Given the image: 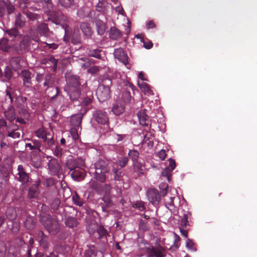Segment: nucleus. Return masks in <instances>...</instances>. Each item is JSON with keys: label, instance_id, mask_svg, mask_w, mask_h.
Returning a JSON list of instances; mask_svg holds the SVG:
<instances>
[{"label": "nucleus", "instance_id": "f257e3e1", "mask_svg": "<svg viewBox=\"0 0 257 257\" xmlns=\"http://www.w3.org/2000/svg\"><path fill=\"white\" fill-rule=\"evenodd\" d=\"M40 222L45 228L53 234L57 233L59 229V225L57 221L46 213L42 212L39 214Z\"/></svg>", "mask_w": 257, "mask_h": 257}, {"label": "nucleus", "instance_id": "f03ea898", "mask_svg": "<svg viewBox=\"0 0 257 257\" xmlns=\"http://www.w3.org/2000/svg\"><path fill=\"white\" fill-rule=\"evenodd\" d=\"M139 246L143 252L147 253V257H164L165 254L164 248L160 245L150 247L149 243L143 242Z\"/></svg>", "mask_w": 257, "mask_h": 257}, {"label": "nucleus", "instance_id": "7ed1b4c3", "mask_svg": "<svg viewBox=\"0 0 257 257\" xmlns=\"http://www.w3.org/2000/svg\"><path fill=\"white\" fill-rule=\"evenodd\" d=\"M31 43V39L28 36L23 37V39L18 45L14 44V55L22 54L29 49Z\"/></svg>", "mask_w": 257, "mask_h": 257}, {"label": "nucleus", "instance_id": "20e7f679", "mask_svg": "<svg viewBox=\"0 0 257 257\" xmlns=\"http://www.w3.org/2000/svg\"><path fill=\"white\" fill-rule=\"evenodd\" d=\"M110 90L109 87L105 86L104 84H100L96 91V95L98 100L103 102L110 97Z\"/></svg>", "mask_w": 257, "mask_h": 257}, {"label": "nucleus", "instance_id": "39448f33", "mask_svg": "<svg viewBox=\"0 0 257 257\" xmlns=\"http://www.w3.org/2000/svg\"><path fill=\"white\" fill-rule=\"evenodd\" d=\"M147 196L149 202L154 205H158L161 199L158 190L154 188H151L148 190Z\"/></svg>", "mask_w": 257, "mask_h": 257}, {"label": "nucleus", "instance_id": "423d86ee", "mask_svg": "<svg viewBox=\"0 0 257 257\" xmlns=\"http://www.w3.org/2000/svg\"><path fill=\"white\" fill-rule=\"evenodd\" d=\"M18 180L22 183L23 185L27 186L29 182V174L26 172V168L22 165H19L18 166Z\"/></svg>", "mask_w": 257, "mask_h": 257}, {"label": "nucleus", "instance_id": "0eeeda50", "mask_svg": "<svg viewBox=\"0 0 257 257\" xmlns=\"http://www.w3.org/2000/svg\"><path fill=\"white\" fill-rule=\"evenodd\" d=\"M114 56L116 59L122 62L128 69L130 68V66L128 63V56L122 48H119L115 49Z\"/></svg>", "mask_w": 257, "mask_h": 257}, {"label": "nucleus", "instance_id": "6e6552de", "mask_svg": "<svg viewBox=\"0 0 257 257\" xmlns=\"http://www.w3.org/2000/svg\"><path fill=\"white\" fill-rule=\"evenodd\" d=\"M93 117L99 124L105 125L108 123V117L104 111L99 109L95 110L93 113Z\"/></svg>", "mask_w": 257, "mask_h": 257}, {"label": "nucleus", "instance_id": "1a4fd4ad", "mask_svg": "<svg viewBox=\"0 0 257 257\" xmlns=\"http://www.w3.org/2000/svg\"><path fill=\"white\" fill-rule=\"evenodd\" d=\"M54 84V78L50 75H47L45 76L44 85L47 87V89L49 87H52V90H53L55 93V94L51 97V99H54L59 93L58 87H53Z\"/></svg>", "mask_w": 257, "mask_h": 257}, {"label": "nucleus", "instance_id": "9d476101", "mask_svg": "<svg viewBox=\"0 0 257 257\" xmlns=\"http://www.w3.org/2000/svg\"><path fill=\"white\" fill-rule=\"evenodd\" d=\"M58 60L56 59L53 56H49L41 60V64L48 65L49 67L52 66L54 71H56L57 69Z\"/></svg>", "mask_w": 257, "mask_h": 257}, {"label": "nucleus", "instance_id": "9b49d317", "mask_svg": "<svg viewBox=\"0 0 257 257\" xmlns=\"http://www.w3.org/2000/svg\"><path fill=\"white\" fill-rule=\"evenodd\" d=\"M69 88H80L79 77L76 75H70L66 77Z\"/></svg>", "mask_w": 257, "mask_h": 257}, {"label": "nucleus", "instance_id": "f8f14e48", "mask_svg": "<svg viewBox=\"0 0 257 257\" xmlns=\"http://www.w3.org/2000/svg\"><path fill=\"white\" fill-rule=\"evenodd\" d=\"M30 116V114L26 109H21L19 111L16 120L22 124H26Z\"/></svg>", "mask_w": 257, "mask_h": 257}, {"label": "nucleus", "instance_id": "ddd939ff", "mask_svg": "<svg viewBox=\"0 0 257 257\" xmlns=\"http://www.w3.org/2000/svg\"><path fill=\"white\" fill-rule=\"evenodd\" d=\"M9 41V39L6 38L1 39L0 40V49L7 53H12L14 55V45H10Z\"/></svg>", "mask_w": 257, "mask_h": 257}, {"label": "nucleus", "instance_id": "4468645a", "mask_svg": "<svg viewBox=\"0 0 257 257\" xmlns=\"http://www.w3.org/2000/svg\"><path fill=\"white\" fill-rule=\"evenodd\" d=\"M95 174H100L107 172V165L106 162L103 160H98L95 164Z\"/></svg>", "mask_w": 257, "mask_h": 257}, {"label": "nucleus", "instance_id": "2eb2a0df", "mask_svg": "<svg viewBox=\"0 0 257 257\" xmlns=\"http://www.w3.org/2000/svg\"><path fill=\"white\" fill-rule=\"evenodd\" d=\"M37 32L40 36L47 37L50 35V31L47 24L41 23L37 26Z\"/></svg>", "mask_w": 257, "mask_h": 257}, {"label": "nucleus", "instance_id": "dca6fc26", "mask_svg": "<svg viewBox=\"0 0 257 257\" xmlns=\"http://www.w3.org/2000/svg\"><path fill=\"white\" fill-rule=\"evenodd\" d=\"M125 105L121 100H117L112 108V112L116 115H120L124 111Z\"/></svg>", "mask_w": 257, "mask_h": 257}, {"label": "nucleus", "instance_id": "f3484780", "mask_svg": "<svg viewBox=\"0 0 257 257\" xmlns=\"http://www.w3.org/2000/svg\"><path fill=\"white\" fill-rule=\"evenodd\" d=\"M24 85L28 87L32 84V74L28 70H23L21 72Z\"/></svg>", "mask_w": 257, "mask_h": 257}, {"label": "nucleus", "instance_id": "a211bd4d", "mask_svg": "<svg viewBox=\"0 0 257 257\" xmlns=\"http://www.w3.org/2000/svg\"><path fill=\"white\" fill-rule=\"evenodd\" d=\"M68 95L70 99L72 101H77L79 99L81 95L80 88H69Z\"/></svg>", "mask_w": 257, "mask_h": 257}, {"label": "nucleus", "instance_id": "6ab92c4d", "mask_svg": "<svg viewBox=\"0 0 257 257\" xmlns=\"http://www.w3.org/2000/svg\"><path fill=\"white\" fill-rule=\"evenodd\" d=\"M137 115L141 125L146 126L149 125V117L145 112L139 111Z\"/></svg>", "mask_w": 257, "mask_h": 257}, {"label": "nucleus", "instance_id": "aec40b11", "mask_svg": "<svg viewBox=\"0 0 257 257\" xmlns=\"http://www.w3.org/2000/svg\"><path fill=\"white\" fill-rule=\"evenodd\" d=\"M12 129L11 130V126L8 125L7 126V131L8 132L7 136L12 138L14 139H18L20 137V133L16 131L17 126L13 125L12 126Z\"/></svg>", "mask_w": 257, "mask_h": 257}, {"label": "nucleus", "instance_id": "412c9836", "mask_svg": "<svg viewBox=\"0 0 257 257\" xmlns=\"http://www.w3.org/2000/svg\"><path fill=\"white\" fill-rule=\"evenodd\" d=\"M80 28L84 35L87 37H91L92 31L89 24L84 22L81 23L80 24Z\"/></svg>", "mask_w": 257, "mask_h": 257}, {"label": "nucleus", "instance_id": "4be33fe9", "mask_svg": "<svg viewBox=\"0 0 257 257\" xmlns=\"http://www.w3.org/2000/svg\"><path fill=\"white\" fill-rule=\"evenodd\" d=\"M26 24L25 18L20 13L16 15L15 26L18 28H22Z\"/></svg>", "mask_w": 257, "mask_h": 257}, {"label": "nucleus", "instance_id": "5701e85b", "mask_svg": "<svg viewBox=\"0 0 257 257\" xmlns=\"http://www.w3.org/2000/svg\"><path fill=\"white\" fill-rule=\"evenodd\" d=\"M48 167L53 175L57 174L60 171V166L56 160H52L48 163Z\"/></svg>", "mask_w": 257, "mask_h": 257}, {"label": "nucleus", "instance_id": "b1692460", "mask_svg": "<svg viewBox=\"0 0 257 257\" xmlns=\"http://www.w3.org/2000/svg\"><path fill=\"white\" fill-rule=\"evenodd\" d=\"M109 35L111 39L116 40L121 37L122 33L117 28L113 27L110 29Z\"/></svg>", "mask_w": 257, "mask_h": 257}, {"label": "nucleus", "instance_id": "393cba45", "mask_svg": "<svg viewBox=\"0 0 257 257\" xmlns=\"http://www.w3.org/2000/svg\"><path fill=\"white\" fill-rule=\"evenodd\" d=\"M93 96L91 95L84 97L81 103V105L85 107V112L91 107V103L92 102Z\"/></svg>", "mask_w": 257, "mask_h": 257}, {"label": "nucleus", "instance_id": "a878e982", "mask_svg": "<svg viewBox=\"0 0 257 257\" xmlns=\"http://www.w3.org/2000/svg\"><path fill=\"white\" fill-rule=\"evenodd\" d=\"M138 85L142 91L143 92L145 95L149 96L153 94V91L150 86L147 83L142 82L141 84L139 83Z\"/></svg>", "mask_w": 257, "mask_h": 257}, {"label": "nucleus", "instance_id": "bb28decb", "mask_svg": "<svg viewBox=\"0 0 257 257\" xmlns=\"http://www.w3.org/2000/svg\"><path fill=\"white\" fill-rule=\"evenodd\" d=\"M6 33L9 36L10 38L15 39H19L21 37L22 35L18 30V28H13L8 29L6 31Z\"/></svg>", "mask_w": 257, "mask_h": 257}, {"label": "nucleus", "instance_id": "cd10ccee", "mask_svg": "<svg viewBox=\"0 0 257 257\" xmlns=\"http://www.w3.org/2000/svg\"><path fill=\"white\" fill-rule=\"evenodd\" d=\"M83 115L81 113L76 114L71 116L70 122L72 125L78 126L81 123Z\"/></svg>", "mask_w": 257, "mask_h": 257}, {"label": "nucleus", "instance_id": "c85d7f7f", "mask_svg": "<svg viewBox=\"0 0 257 257\" xmlns=\"http://www.w3.org/2000/svg\"><path fill=\"white\" fill-rule=\"evenodd\" d=\"M128 156L131 160L133 164L139 161V152L135 149L130 150L128 153Z\"/></svg>", "mask_w": 257, "mask_h": 257}, {"label": "nucleus", "instance_id": "c756f323", "mask_svg": "<svg viewBox=\"0 0 257 257\" xmlns=\"http://www.w3.org/2000/svg\"><path fill=\"white\" fill-rule=\"evenodd\" d=\"M65 167L70 171H72L79 167V163L76 160L70 159L67 161Z\"/></svg>", "mask_w": 257, "mask_h": 257}, {"label": "nucleus", "instance_id": "7c9ffc66", "mask_svg": "<svg viewBox=\"0 0 257 257\" xmlns=\"http://www.w3.org/2000/svg\"><path fill=\"white\" fill-rule=\"evenodd\" d=\"M98 225L95 222H90L88 224L87 230L91 236H94Z\"/></svg>", "mask_w": 257, "mask_h": 257}, {"label": "nucleus", "instance_id": "2f4dec72", "mask_svg": "<svg viewBox=\"0 0 257 257\" xmlns=\"http://www.w3.org/2000/svg\"><path fill=\"white\" fill-rule=\"evenodd\" d=\"M108 234V232L106 229L104 228V227L101 225H98L97 228L96 234H95L94 237L101 238L104 236H106Z\"/></svg>", "mask_w": 257, "mask_h": 257}, {"label": "nucleus", "instance_id": "473e14b6", "mask_svg": "<svg viewBox=\"0 0 257 257\" xmlns=\"http://www.w3.org/2000/svg\"><path fill=\"white\" fill-rule=\"evenodd\" d=\"M96 26L98 34L102 35L105 31V24L101 20H97L96 21Z\"/></svg>", "mask_w": 257, "mask_h": 257}, {"label": "nucleus", "instance_id": "72a5a7b5", "mask_svg": "<svg viewBox=\"0 0 257 257\" xmlns=\"http://www.w3.org/2000/svg\"><path fill=\"white\" fill-rule=\"evenodd\" d=\"M38 188L37 186L34 185L31 186L28 191V197L31 198H36L39 195Z\"/></svg>", "mask_w": 257, "mask_h": 257}, {"label": "nucleus", "instance_id": "f704fd0d", "mask_svg": "<svg viewBox=\"0 0 257 257\" xmlns=\"http://www.w3.org/2000/svg\"><path fill=\"white\" fill-rule=\"evenodd\" d=\"M118 100H121L125 104L130 103L132 100V96L130 90L127 89L123 91L122 93L121 98Z\"/></svg>", "mask_w": 257, "mask_h": 257}, {"label": "nucleus", "instance_id": "c9c22d12", "mask_svg": "<svg viewBox=\"0 0 257 257\" xmlns=\"http://www.w3.org/2000/svg\"><path fill=\"white\" fill-rule=\"evenodd\" d=\"M21 59L19 57H12L10 61V65L15 69H18L21 67Z\"/></svg>", "mask_w": 257, "mask_h": 257}, {"label": "nucleus", "instance_id": "e433bc0d", "mask_svg": "<svg viewBox=\"0 0 257 257\" xmlns=\"http://www.w3.org/2000/svg\"><path fill=\"white\" fill-rule=\"evenodd\" d=\"M35 222L33 217L28 216L24 222V225L28 229H33L35 226Z\"/></svg>", "mask_w": 257, "mask_h": 257}, {"label": "nucleus", "instance_id": "4c0bfd02", "mask_svg": "<svg viewBox=\"0 0 257 257\" xmlns=\"http://www.w3.org/2000/svg\"><path fill=\"white\" fill-rule=\"evenodd\" d=\"M65 223L67 226L71 228L76 227L78 224L77 220L72 217H68L66 219Z\"/></svg>", "mask_w": 257, "mask_h": 257}, {"label": "nucleus", "instance_id": "58836bf2", "mask_svg": "<svg viewBox=\"0 0 257 257\" xmlns=\"http://www.w3.org/2000/svg\"><path fill=\"white\" fill-rule=\"evenodd\" d=\"M134 171L138 174L139 176L143 174V164L140 162H137L133 164Z\"/></svg>", "mask_w": 257, "mask_h": 257}, {"label": "nucleus", "instance_id": "ea45409f", "mask_svg": "<svg viewBox=\"0 0 257 257\" xmlns=\"http://www.w3.org/2000/svg\"><path fill=\"white\" fill-rule=\"evenodd\" d=\"M113 176L114 179L116 181H119L122 176V171L121 168L113 167L112 169Z\"/></svg>", "mask_w": 257, "mask_h": 257}, {"label": "nucleus", "instance_id": "a19ab883", "mask_svg": "<svg viewBox=\"0 0 257 257\" xmlns=\"http://www.w3.org/2000/svg\"><path fill=\"white\" fill-rule=\"evenodd\" d=\"M36 135L39 138L42 139L43 142L45 143L47 141V135L46 131L43 127H41L35 132Z\"/></svg>", "mask_w": 257, "mask_h": 257}, {"label": "nucleus", "instance_id": "79ce46f5", "mask_svg": "<svg viewBox=\"0 0 257 257\" xmlns=\"http://www.w3.org/2000/svg\"><path fill=\"white\" fill-rule=\"evenodd\" d=\"M72 199L74 204L79 207L82 206L84 203L83 200L79 197L76 192L73 195Z\"/></svg>", "mask_w": 257, "mask_h": 257}, {"label": "nucleus", "instance_id": "37998d69", "mask_svg": "<svg viewBox=\"0 0 257 257\" xmlns=\"http://www.w3.org/2000/svg\"><path fill=\"white\" fill-rule=\"evenodd\" d=\"M4 115L7 119L10 122H12L14 119H16L15 113L14 109H10L8 111H5Z\"/></svg>", "mask_w": 257, "mask_h": 257}, {"label": "nucleus", "instance_id": "c03bdc74", "mask_svg": "<svg viewBox=\"0 0 257 257\" xmlns=\"http://www.w3.org/2000/svg\"><path fill=\"white\" fill-rule=\"evenodd\" d=\"M189 215L187 214H184L182 217L180 221V227L183 228H188L189 226Z\"/></svg>", "mask_w": 257, "mask_h": 257}, {"label": "nucleus", "instance_id": "a18cd8bd", "mask_svg": "<svg viewBox=\"0 0 257 257\" xmlns=\"http://www.w3.org/2000/svg\"><path fill=\"white\" fill-rule=\"evenodd\" d=\"M83 173L79 170L76 169L72 170V172L71 174V177L74 180H78L80 178L82 177Z\"/></svg>", "mask_w": 257, "mask_h": 257}, {"label": "nucleus", "instance_id": "49530a36", "mask_svg": "<svg viewBox=\"0 0 257 257\" xmlns=\"http://www.w3.org/2000/svg\"><path fill=\"white\" fill-rule=\"evenodd\" d=\"M24 15H25L26 16V17L30 21H37L39 18V15L35 14V13H33L29 11L28 12H24Z\"/></svg>", "mask_w": 257, "mask_h": 257}, {"label": "nucleus", "instance_id": "de8ad7c7", "mask_svg": "<svg viewBox=\"0 0 257 257\" xmlns=\"http://www.w3.org/2000/svg\"><path fill=\"white\" fill-rule=\"evenodd\" d=\"M100 52L101 50L98 49L89 50L88 52V55L90 57L101 59Z\"/></svg>", "mask_w": 257, "mask_h": 257}, {"label": "nucleus", "instance_id": "09e8293b", "mask_svg": "<svg viewBox=\"0 0 257 257\" xmlns=\"http://www.w3.org/2000/svg\"><path fill=\"white\" fill-rule=\"evenodd\" d=\"M60 203V200L58 198H55L52 201L51 204V208L53 210V212H55L58 210Z\"/></svg>", "mask_w": 257, "mask_h": 257}, {"label": "nucleus", "instance_id": "8fccbe9b", "mask_svg": "<svg viewBox=\"0 0 257 257\" xmlns=\"http://www.w3.org/2000/svg\"><path fill=\"white\" fill-rule=\"evenodd\" d=\"M133 207L137 208L140 211H144L146 209L145 203L142 201H137L133 204Z\"/></svg>", "mask_w": 257, "mask_h": 257}, {"label": "nucleus", "instance_id": "3c124183", "mask_svg": "<svg viewBox=\"0 0 257 257\" xmlns=\"http://www.w3.org/2000/svg\"><path fill=\"white\" fill-rule=\"evenodd\" d=\"M128 159L127 157H120L117 161V164L120 167V168L125 167L127 164Z\"/></svg>", "mask_w": 257, "mask_h": 257}, {"label": "nucleus", "instance_id": "603ef678", "mask_svg": "<svg viewBox=\"0 0 257 257\" xmlns=\"http://www.w3.org/2000/svg\"><path fill=\"white\" fill-rule=\"evenodd\" d=\"M6 215L7 217L10 220H13L16 218V212L12 208H8L6 211Z\"/></svg>", "mask_w": 257, "mask_h": 257}, {"label": "nucleus", "instance_id": "864d4df0", "mask_svg": "<svg viewBox=\"0 0 257 257\" xmlns=\"http://www.w3.org/2000/svg\"><path fill=\"white\" fill-rule=\"evenodd\" d=\"M186 246L187 248L192 251H196V248L194 242L190 239L187 238L186 241Z\"/></svg>", "mask_w": 257, "mask_h": 257}, {"label": "nucleus", "instance_id": "5fc2aeb1", "mask_svg": "<svg viewBox=\"0 0 257 257\" xmlns=\"http://www.w3.org/2000/svg\"><path fill=\"white\" fill-rule=\"evenodd\" d=\"M74 0H59V4L65 8H69L74 3Z\"/></svg>", "mask_w": 257, "mask_h": 257}, {"label": "nucleus", "instance_id": "6e6d98bb", "mask_svg": "<svg viewBox=\"0 0 257 257\" xmlns=\"http://www.w3.org/2000/svg\"><path fill=\"white\" fill-rule=\"evenodd\" d=\"M53 154L57 158H60L63 155V149L58 146H56Z\"/></svg>", "mask_w": 257, "mask_h": 257}, {"label": "nucleus", "instance_id": "4d7b16f0", "mask_svg": "<svg viewBox=\"0 0 257 257\" xmlns=\"http://www.w3.org/2000/svg\"><path fill=\"white\" fill-rule=\"evenodd\" d=\"M26 146V147H29L30 148V149L31 150L35 149V150H38V152H40L41 151L40 144L38 142H35L34 145H32L30 143L27 144Z\"/></svg>", "mask_w": 257, "mask_h": 257}, {"label": "nucleus", "instance_id": "13d9d810", "mask_svg": "<svg viewBox=\"0 0 257 257\" xmlns=\"http://www.w3.org/2000/svg\"><path fill=\"white\" fill-rule=\"evenodd\" d=\"M13 99V92L12 91V89L10 88L9 89H7L6 90V100L9 101L10 103H12Z\"/></svg>", "mask_w": 257, "mask_h": 257}, {"label": "nucleus", "instance_id": "bf43d9fd", "mask_svg": "<svg viewBox=\"0 0 257 257\" xmlns=\"http://www.w3.org/2000/svg\"><path fill=\"white\" fill-rule=\"evenodd\" d=\"M171 172L172 171L166 168L162 171V176L163 177H167L168 180L169 181L170 180V177L171 176Z\"/></svg>", "mask_w": 257, "mask_h": 257}, {"label": "nucleus", "instance_id": "052dcab7", "mask_svg": "<svg viewBox=\"0 0 257 257\" xmlns=\"http://www.w3.org/2000/svg\"><path fill=\"white\" fill-rule=\"evenodd\" d=\"M43 5L46 6L49 11H51L53 9V3L52 0H43Z\"/></svg>", "mask_w": 257, "mask_h": 257}, {"label": "nucleus", "instance_id": "680f3d73", "mask_svg": "<svg viewBox=\"0 0 257 257\" xmlns=\"http://www.w3.org/2000/svg\"><path fill=\"white\" fill-rule=\"evenodd\" d=\"M141 42L143 43V46L146 49H151L153 46V44L151 41L148 40L146 41L145 39H142Z\"/></svg>", "mask_w": 257, "mask_h": 257}, {"label": "nucleus", "instance_id": "e2e57ef3", "mask_svg": "<svg viewBox=\"0 0 257 257\" xmlns=\"http://www.w3.org/2000/svg\"><path fill=\"white\" fill-rule=\"evenodd\" d=\"M175 168H176L175 161L171 158L169 159V165L167 167V168L169 169V170H170L171 171H172L173 170L175 169Z\"/></svg>", "mask_w": 257, "mask_h": 257}, {"label": "nucleus", "instance_id": "0e129e2a", "mask_svg": "<svg viewBox=\"0 0 257 257\" xmlns=\"http://www.w3.org/2000/svg\"><path fill=\"white\" fill-rule=\"evenodd\" d=\"M157 156L161 160H164L167 156L166 151L164 149L160 150L157 153Z\"/></svg>", "mask_w": 257, "mask_h": 257}, {"label": "nucleus", "instance_id": "69168bd1", "mask_svg": "<svg viewBox=\"0 0 257 257\" xmlns=\"http://www.w3.org/2000/svg\"><path fill=\"white\" fill-rule=\"evenodd\" d=\"M95 254L94 247L92 246L85 251V256L86 257H91V255Z\"/></svg>", "mask_w": 257, "mask_h": 257}, {"label": "nucleus", "instance_id": "338daca9", "mask_svg": "<svg viewBox=\"0 0 257 257\" xmlns=\"http://www.w3.org/2000/svg\"><path fill=\"white\" fill-rule=\"evenodd\" d=\"M6 248L4 242H0V257H4Z\"/></svg>", "mask_w": 257, "mask_h": 257}, {"label": "nucleus", "instance_id": "774afa93", "mask_svg": "<svg viewBox=\"0 0 257 257\" xmlns=\"http://www.w3.org/2000/svg\"><path fill=\"white\" fill-rule=\"evenodd\" d=\"M104 2L99 1L96 6V10L98 12H103L104 11Z\"/></svg>", "mask_w": 257, "mask_h": 257}]
</instances>
